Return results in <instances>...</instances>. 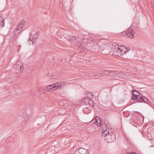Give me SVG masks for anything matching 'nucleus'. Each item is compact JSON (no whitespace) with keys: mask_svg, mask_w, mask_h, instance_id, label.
<instances>
[{"mask_svg":"<svg viewBox=\"0 0 154 154\" xmlns=\"http://www.w3.org/2000/svg\"><path fill=\"white\" fill-rule=\"evenodd\" d=\"M118 46H119L118 45L117 47H115L112 48L109 52V54H111L118 56H120L123 54V50H124V47L121 46L120 48L119 47H118Z\"/></svg>","mask_w":154,"mask_h":154,"instance_id":"nucleus-1","label":"nucleus"},{"mask_svg":"<svg viewBox=\"0 0 154 154\" xmlns=\"http://www.w3.org/2000/svg\"><path fill=\"white\" fill-rule=\"evenodd\" d=\"M116 135L113 133H110L105 137L106 141L108 143H112L116 139Z\"/></svg>","mask_w":154,"mask_h":154,"instance_id":"nucleus-2","label":"nucleus"},{"mask_svg":"<svg viewBox=\"0 0 154 154\" xmlns=\"http://www.w3.org/2000/svg\"><path fill=\"white\" fill-rule=\"evenodd\" d=\"M101 120L100 119V118L97 116H95L90 122V125L95 124L98 126H101Z\"/></svg>","mask_w":154,"mask_h":154,"instance_id":"nucleus-3","label":"nucleus"},{"mask_svg":"<svg viewBox=\"0 0 154 154\" xmlns=\"http://www.w3.org/2000/svg\"><path fill=\"white\" fill-rule=\"evenodd\" d=\"M104 73H104L103 72L101 73H99L97 75L99 77H103L104 76V75H108V76H115L116 75H117L119 73L117 72H114V71L112 72H104Z\"/></svg>","mask_w":154,"mask_h":154,"instance_id":"nucleus-4","label":"nucleus"},{"mask_svg":"<svg viewBox=\"0 0 154 154\" xmlns=\"http://www.w3.org/2000/svg\"><path fill=\"white\" fill-rule=\"evenodd\" d=\"M142 96V94H140L138 96L137 100V101L140 102H144L148 104H149L150 101L147 98L144 97H143Z\"/></svg>","mask_w":154,"mask_h":154,"instance_id":"nucleus-5","label":"nucleus"},{"mask_svg":"<svg viewBox=\"0 0 154 154\" xmlns=\"http://www.w3.org/2000/svg\"><path fill=\"white\" fill-rule=\"evenodd\" d=\"M54 86V84L50 85L47 86L42 87V90H46V91H48L50 90L54 91L56 90Z\"/></svg>","mask_w":154,"mask_h":154,"instance_id":"nucleus-6","label":"nucleus"},{"mask_svg":"<svg viewBox=\"0 0 154 154\" xmlns=\"http://www.w3.org/2000/svg\"><path fill=\"white\" fill-rule=\"evenodd\" d=\"M126 33L128 37L132 38L134 37V32L132 30L131 28H129L126 30Z\"/></svg>","mask_w":154,"mask_h":154,"instance_id":"nucleus-7","label":"nucleus"},{"mask_svg":"<svg viewBox=\"0 0 154 154\" xmlns=\"http://www.w3.org/2000/svg\"><path fill=\"white\" fill-rule=\"evenodd\" d=\"M74 154H88V151L87 149L82 148L75 151Z\"/></svg>","mask_w":154,"mask_h":154,"instance_id":"nucleus-8","label":"nucleus"},{"mask_svg":"<svg viewBox=\"0 0 154 154\" xmlns=\"http://www.w3.org/2000/svg\"><path fill=\"white\" fill-rule=\"evenodd\" d=\"M25 22L23 20H22L19 22L17 29V31L18 32H20L21 29L25 25Z\"/></svg>","mask_w":154,"mask_h":154,"instance_id":"nucleus-9","label":"nucleus"},{"mask_svg":"<svg viewBox=\"0 0 154 154\" xmlns=\"http://www.w3.org/2000/svg\"><path fill=\"white\" fill-rule=\"evenodd\" d=\"M69 40L70 39L71 41H75V42H78L79 43H81L83 42V39L82 38H79L78 36H71L69 37Z\"/></svg>","mask_w":154,"mask_h":154,"instance_id":"nucleus-10","label":"nucleus"},{"mask_svg":"<svg viewBox=\"0 0 154 154\" xmlns=\"http://www.w3.org/2000/svg\"><path fill=\"white\" fill-rule=\"evenodd\" d=\"M66 84V82H59L54 84L55 88L56 89L61 88L64 86Z\"/></svg>","mask_w":154,"mask_h":154,"instance_id":"nucleus-11","label":"nucleus"},{"mask_svg":"<svg viewBox=\"0 0 154 154\" xmlns=\"http://www.w3.org/2000/svg\"><path fill=\"white\" fill-rule=\"evenodd\" d=\"M110 130V129L109 128H108L107 129L106 128V129H104L103 130V132L102 133V136H104L105 137L106 135L110 134L109 133V130Z\"/></svg>","mask_w":154,"mask_h":154,"instance_id":"nucleus-12","label":"nucleus"},{"mask_svg":"<svg viewBox=\"0 0 154 154\" xmlns=\"http://www.w3.org/2000/svg\"><path fill=\"white\" fill-rule=\"evenodd\" d=\"M90 99L88 98H83L82 100L85 105H88L89 103V100Z\"/></svg>","mask_w":154,"mask_h":154,"instance_id":"nucleus-13","label":"nucleus"},{"mask_svg":"<svg viewBox=\"0 0 154 154\" xmlns=\"http://www.w3.org/2000/svg\"><path fill=\"white\" fill-rule=\"evenodd\" d=\"M85 95L87 96L88 98H92L93 97V95L92 93L90 92H86L85 93Z\"/></svg>","mask_w":154,"mask_h":154,"instance_id":"nucleus-14","label":"nucleus"},{"mask_svg":"<svg viewBox=\"0 0 154 154\" xmlns=\"http://www.w3.org/2000/svg\"><path fill=\"white\" fill-rule=\"evenodd\" d=\"M4 19H2V17H0V26L2 27L4 26Z\"/></svg>","mask_w":154,"mask_h":154,"instance_id":"nucleus-15","label":"nucleus"},{"mask_svg":"<svg viewBox=\"0 0 154 154\" xmlns=\"http://www.w3.org/2000/svg\"><path fill=\"white\" fill-rule=\"evenodd\" d=\"M140 94L137 91L133 90L132 92L133 95H136V96H138Z\"/></svg>","mask_w":154,"mask_h":154,"instance_id":"nucleus-16","label":"nucleus"},{"mask_svg":"<svg viewBox=\"0 0 154 154\" xmlns=\"http://www.w3.org/2000/svg\"><path fill=\"white\" fill-rule=\"evenodd\" d=\"M89 103H88V104L90 105V106L93 107L94 106V103L93 102V101L92 100H91L90 99L89 100Z\"/></svg>","mask_w":154,"mask_h":154,"instance_id":"nucleus-17","label":"nucleus"},{"mask_svg":"<svg viewBox=\"0 0 154 154\" xmlns=\"http://www.w3.org/2000/svg\"><path fill=\"white\" fill-rule=\"evenodd\" d=\"M126 50H127V51H123V54H126L130 50V49L129 48H126L124 47V49Z\"/></svg>","mask_w":154,"mask_h":154,"instance_id":"nucleus-18","label":"nucleus"},{"mask_svg":"<svg viewBox=\"0 0 154 154\" xmlns=\"http://www.w3.org/2000/svg\"><path fill=\"white\" fill-rule=\"evenodd\" d=\"M138 96H136V95H133V96L132 98V99L133 100H137V99Z\"/></svg>","mask_w":154,"mask_h":154,"instance_id":"nucleus-19","label":"nucleus"},{"mask_svg":"<svg viewBox=\"0 0 154 154\" xmlns=\"http://www.w3.org/2000/svg\"><path fill=\"white\" fill-rule=\"evenodd\" d=\"M29 40H31V41H32V44H33V42H34L35 41V39H31V38H30L29 39Z\"/></svg>","mask_w":154,"mask_h":154,"instance_id":"nucleus-20","label":"nucleus"},{"mask_svg":"<svg viewBox=\"0 0 154 154\" xmlns=\"http://www.w3.org/2000/svg\"><path fill=\"white\" fill-rule=\"evenodd\" d=\"M24 118L25 120L26 121L27 120L29 119L28 117H27L26 116Z\"/></svg>","mask_w":154,"mask_h":154,"instance_id":"nucleus-21","label":"nucleus"},{"mask_svg":"<svg viewBox=\"0 0 154 154\" xmlns=\"http://www.w3.org/2000/svg\"><path fill=\"white\" fill-rule=\"evenodd\" d=\"M134 152H128L126 153V154H134Z\"/></svg>","mask_w":154,"mask_h":154,"instance_id":"nucleus-22","label":"nucleus"},{"mask_svg":"<svg viewBox=\"0 0 154 154\" xmlns=\"http://www.w3.org/2000/svg\"><path fill=\"white\" fill-rule=\"evenodd\" d=\"M110 125L109 124H107L106 125V127L107 128L108 126H109Z\"/></svg>","mask_w":154,"mask_h":154,"instance_id":"nucleus-23","label":"nucleus"},{"mask_svg":"<svg viewBox=\"0 0 154 154\" xmlns=\"http://www.w3.org/2000/svg\"><path fill=\"white\" fill-rule=\"evenodd\" d=\"M35 38H37L38 37V35H35Z\"/></svg>","mask_w":154,"mask_h":154,"instance_id":"nucleus-24","label":"nucleus"},{"mask_svg":"<svg viewBox=\"0 0 154 154\" xmlns=\"http://www.w3.org/2000/svg\"><path fill=\"white\" fill-rule=\"evenodd\" d=\"M22 66H20V68H22Z\"/></svg>","mask_w":154,"mask_h":154,"instance_id":"nucleus-25","label":"nucleus"},{"mask_svg":"<svg viewBox=\"0 0 154 154\" xmlns=\"http://www.w3.org/2000/svg\"><path fill=\"white\" fill-rule=\"evenodd\" d=\"M153 146H151V147H153Z\"/></svg>","mask_w":154,"mask_h":154,"instance_id":"nucleus-26","label":"nucleus"},{"mask_svg":"<svg viewBox=\"0 0 154 154\" xmlns=\"http://www.w3.org/2000/svg\"><path fill=\"white\" fill-rule=\"evenodd\" d=\"M125 51H127V50H125Z\"/></svg>","mask_w":154,"mask_h":154,"instance_id":"nucleus-27","label":"nucleus"}]
</instances>
